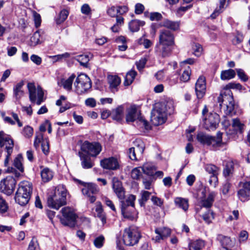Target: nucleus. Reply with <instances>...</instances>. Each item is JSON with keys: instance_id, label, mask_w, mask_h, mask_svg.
Masks as SVG:
<instances>
[{"instance_id": "obj_18", "label": "nucleus", "mask_w": 250, "mask_h": 250, "mask_svg": "<svg viewBox=\"0 0 250 250\" xmlns=\"http://www.w3.org/2000/svg\"><path fill=\"white\" fill-rule=\"evenodd\" d=\"M82 191L83 194L86 196L89 201L93 203L96 199L95 195L99 192V189L96 185L90 184L83 188Z\"/></svg>"}, {"instance_id": "obj_49", "label": "nucleus", "mask_w": 250, "mask_h": 250, "mask_svg": "<svg viewBox=\"0 0 250 250\" xmlns=\"http://www.w3.org/2000/svg\"><path fill=\"white\" fill-rule=\"evenodd\" d=\"M40 143H42V149L43 153L47 155L48 153L49 149V142H34V146L37 147Z\"/></svg>"}, {"instance_id": "obj_6", "label": "nucleus", "mask_w": 250, "mask_h": 250, "mask_svg": "<svg viewBox=\"0 0 250 250\" xmlns=\"http://www.w3.org/2000/svg\"><path fill=\"white\" fill-rule=\"evenodd\" d=\"M141 237V233L136 227L130 226L124 230L123 240L126 246H133L138 244Z\"/></svg>"}, {"instance_id": "obj_41", "label": "nucleus", "mask_w": 250, "mask_h": 250, "mask_svg": "<svg viewBox=\"0 0 250 250\" xmlns=\"http://www.w3.org/2000/svg\"><path fill=\"white\" fill-rule=\"evenodd\" d=\"M75 60L80 62V64L84 67H87L88 62L90 60L89 55L83 54L75 57Z\"/></svg>"}, {"instance_id": "obj_7", "label": "nucleus", "mask_w": 250, "mask_h": 250, "mask_svg": "<svg viewBox=\"0 0 250 250\" xmlns=\"http://www.w3.org/2000/svg\"><path fill=\"white\" fill-rule=\"evenodd\" d=\"M74 85L75 92L78 94L81 95L91 87V82L86 75L81 74L76 78Z\"/></svg>"}, {"instance_id": "obj_13", "label": "nucleus", "mask_w": 250, "mask_h": 250, "mask_svg": "<svg viewBox=\"0 0 250 250\" xmlns=\"http://www.w3.org/2000/svg\"><path fill=\"white\" fill-rule=\"evenodd\" d=\"M203 126L208 130H215L220 122L219 115L216 113H210L203 118Z\"/></svg>"}, {"instance_id": "obj_42", "label": "nucleus", "mask_w": 250, "mask_h": 250, "mask_svg": "<svg viewBox=\"0 0 250 250\" xmlns=\"http://www.w3.org/2000/svg\"><path fill=\"white\" fill-rule=\"evenodd\" d=\"M217 239L220 242L222 247L228 248L231 245V241L229 237L219 234L217 236Z\"/></svg>"}, {"instance_id": "obj_15", "label": "nucleus", "mask_w": 250, "mask_h": 250, "mask_svg": "<svg viewBox=\"0 0 250 250\" xmlns=\"http://www.w3.org/2000/svg\"><path fill=\"white\" fill-rule=\"evenodd\" d=\"M241 184L242 188L238 191L237 195L242 202H245L250 199V176L247 177Z\"/></svg>"}, {"instance_id": "obj_46", "label": "nucleus", "mask_w": 250, "mask_h": 250, "mask_svg": "<svg viewBox=\"0 0 250 250\" xmlns=\"http://www.w3.org/2000/svg\"><path fill=\"white\" fill-rule=\"evenodd\" d=\"M21 134L26 139H29L33 134V129L29 125H26L23 127Z\"/></svg>"}, {"instance_id": "obj_16", "label": "nucleus", "mask_w": 250, "mask_h": 250, "mask_svg": "<svg viewBox=\"0 0 250 250\" xmlns=\"http://www.w3.org/2000/svg\"><path fill=\"white\" fill-rule=\"evenodd\" d=\"M112 189L119 199L120 202L125 200V189L124 188L122 183L117 177H113L112 179Z\"/></svg>"}, {"instance_id": "obj_31", "label": "nucleus", "mask_w": 250, "mask_h": 250, "mask_svg": "<svg viewBox=\"0 0 250 250\" xmlns=\"http://www.w3.org/2000/svg\"><path fill=\"white\" fill-rule=\"evenodd\" d=\"M124 107L120 105L114 109L111 113V116L113 120L120 121L123 118Z\"/></svg>"}, {"instance_id": "obj_29", "label": "nucleus", "mask_w": 250, "mask_h": 250, "mask_svg": "<svg viewBox=\"0 0 250 250\" xmlns=\"http://www.w3.org/2000/svg\"><path fill=\"white\" fill-rule=\"evenodd\" d=\"M159 26H164L173 31H176L179 28V23L178 21L165 19L159 24Z\"/></svg>"}, {"instance_id": "obj_54", "label": "nucleus", "mask_w": 250, "mask_h": 250, "mask_svg": "<svg viewBox=\"0 0 250 250\" xmlns=\"http://www.w3.org/2000/svg\"><path fill=\"white\" fill-rule=\"evenodd\" d=\"M233 171V166L231 163H228L226 165V167L223 171L224 175L225 177L230 175Z\"/></svg>"}, {"instance_id": "obj_57", "label": "nucleus", "mask_w": 250, "mask_h": 250, "mask_svg": "<svg viewBox=\"0 0 250 250\" xmlns=\"http://www.w3.org/2000/svg\"><path fill=\"white\" fill-rule=\"evenodd\" d=\"M227 89H236L239 90L244 89L242 85L239 83H230L226 86Z\"/></svg>"}, {"instance_id": "obj_33", "label": "nucleus", "mask_w": 250, "mask_h": 250, "mask_svg": "<svg viewBox=\"0 0 250 250\" xmlns=\"http://www.w3.org/2000/svg\"><path fill=\"white\" fill-rule=\"evenodd\" d=\"M42 180L44 182H47L50 181L53 177V171L48 167L43 168L41 173Z\"/></svg>"}, {"instance_id": "obj_60", "label": "nucleus", "mask_w": 250, "mask_h": 250, "mask_svg": "<svg viewBox=\"0 0 250 250\" xmlns=\"http://www.w3.org/2000/svg\"><path fill=\"white\" fill-rule=\"evenodd\" d=\"M8 209V206L5 201L1 197H0V212L4 213L7 211Z\"/></svg>"}, {"instance_id": "obj_38", "label": "nucleus", "mask_w": 250, "mask_h": 250, "mask_svg": "<svg viewBox=\"0 0 250 250\" xmlns=\"http://www.w3.org/2000/svg\"><path fill=\"white\" fill-rule=\"evenodd\" d=\"M143 173L149 176H152L154 175L155 168L151 164L146 163L141 167Z\"/></svg>"}, {"instance_id": "obj_61", "label": "nucleus", "mask_w": 250, "mask_h": 250, "mask_svg": "<svg viewBox=\"0 0 250 250\" xmlns=\"http://www.w3.org/2000/svg\"><path fill=\"white\" fill-rule=\"evenodd\" d=\"M162 15L158 12H153L150 14L149 19L151 21H160L162 19Z\"/></svg>"}, {"instance_id": "obj_55", "label": "nucleus", "mask_w": 250, "mask_h": 250, "mask_svg": "<svg viewBox=\"0 0 250 250\" xmlns=\"http://www.w3.org/2000/svg\"><path fill=\"white\" fill-rule=\"evenodd\" d=\"M192 49L193 50L194 55L197 57L200 56L203 51V48L202 46L198 43H195L192 46Z\"/></svg>"}, {"instance_id": "obj_59", "label": "nucleus", "mask_w": 250, "mask_h": 250, "mask_svg": "<svg viewBox=\"0 0 250 250\" xmlns=\"http://www.w3.org/2000/svg\"><path fill=\"white\" fill-rule=\"evenodd\" d=\"M28 250H40L39 245L35 238H33L30 242Z\"/></svg>"}, {"instance_id": "obj_45", "label": "nucleus", "mask_w": 250, "mask_h": 250, "mask_svg": "<svg viewBox=\"0 0 250 250\" xmlns=\"http://www.w3.org/2000/svg\"><path fill=\"white\" fill-rule=\"evenodd\" d=\"M41 35L39 31L35 32L30 39V45L36 46L38 44L41 43L40 41Z\"/></svg>"}, {"instance_id": "obj_27", "label": "nucleus", "mask_w": 250, "mask_h": 250, "mask_svg": "<svg viewBox=\"0 0 250 250\" xmlns=\"http://www.w3.org/2000/svg\"><path fill=\"white\" fill-rule=\"evenodd\" d=\"M79 156L81 160L82 167L85 169H88L92 167L94 165L91 158L87 155L79 152Z\"/></svg>"}, {"instance_id": "obj_23", "label": "nucleus", "mask_w": 250, "mask_h": 250, "mask_svg": "<svg viewBox=\"0 0 250 250\" xmlns=\"http://www.w3.org/2000/svg\"><path fill=\"white\" fill-rule=\"evenodd\" d=\"M155 232L157 235L152 239L157 242L169 236L171 233V230L169 229L166 227L159 228L155 229Z\"/></svg>"}, {"instance_id": "obj_48", "label": "nucleus", "mask_w": 250, "mask_h": 250, "mask_svg": "<svg viewBox=\"0 0 250 250\" xmlns=\"http://www.w3.org/2000/svg\"><path fill=\"white\" fill-rule=\"evenodd\" d=\"M69 14L68 11L66 9H63L60 13L59 17L56 19V22L58 24H61L67 18Z\"/></svg>"}, {"instance_id": "obj_12", "label": "nucleus", "mask_w": 250, "mask_h": 250, "mask_svg": "<svg viewBox=\"0 0 250 250\" xmlns=\"http://www.w3.org/2000/svg\"><path fill=\"white\" fill-rule=\"evenodd\" d=\"M17 184L16 180L11 176H8L0 182V191L7 195H11Z\"/></svg>"}, {"instance_id": "obj_35", "label": "nucleus", "mask_w": 250, "mask_h": 250, "mask_svg": "<svg viewBox=\"0 0 250 250\" xmlns=\"http://www.w3.org/2000/svg\"><path fill=\"white\" fill-rule=\"evenodd\" d=\"M75 77V75L73 74L67 79L61 80L62 84L65 89L69 91L71 90L72 83Z\"/></svg>"}, {"instance_id": "obj_47", "label": "nucleus", "mask_w": 250, "mask_h": 250, "mask_svg": "<svg viewBox=\"0 0 250 250\" xmlns=\"http://www.w3.org/2000/svg\"><path fill=\"white\" fill-rule=\"evenodd\" d=\"M142 173L141 167H135L132 170L131 176L133 179L138 180L142 177Z\"/></svg>"}, {"instance_id": "obj_21", "label": "nucleus", "mask_w": 250, "mask_h": 250, "mask_svg": "<svg viewBox=\"0 0 250 250\" xmlns=\"http://www.w3.org/2000/svg\"><path fill=\"white\" fill-rule=\"evenodd\" d=\"M173 46V45L158 43L155 47V52L162 58L168 57L171 53Z\"/></svg>"}, {"instance_id": "obj_62", "label": "nucleus", "mask_w": 250, "mask_h": 250, "mask_svg": "<svg viewBox=\"0 0 250 250\" xmlns=\"http://www.w3.org/2000/svg\"><path fill=\"white\" fill-rule=\"evenodd\" d=\"M151 200L153 204L155 205H156L159 207H161L163 205V200L161 199V198L157 196H152L151 197Z\"/></svg>"}, {"instance_id": "obj_26", "label": "nucleus", "mask_w": 250, "mask_h": 250, "mask_svg": "<svg viewBox=\"0 0 250 250\" xmlns=\"http://www.w3.org/2000/svg\"><path fill=\"white\" fill-rule=\"evenodd\" d=\"M216 195L215 192H210L207 197H204L201 199V204L202 207L206 208H210L214 201V198Z\"/></svg>"}, {"instance_id": "obj_4", "label": "nucleus", "mask_w": 250, "mask_h": 250, "mask_svg": "<svg viewBox=\"0 0 250 250\" xmlns=\"http://www.w3.org/2000/svg\"><path fill=\"white\" fill-rule=\"evenodd\" d=\"M67 190L63 185H59L55 189L54 194L48 197L47 199L48 206L55 209L66 204Z\"/></svg>"}, {"instance_id": "obj_24", "label": "nucleus", "mask_w": 250, "mask_h": 250, "mask_svg": "<svg viewBox=\"0 0 250 250\" xmlns=\"http://www.w3.org/2000/svg\"><path fill=\"white\" fill-rule=\"evenodd\" d=\"M23 81H21L14 85L13 87V97L16 102H19L24 94L23 90Z\"/></svg>"}, {"instance_id": "obj_37", "label": "nucleus", "mask_w": 250, "mask_h": 250, "mask_svg": "<svg viewBox=\"0 0 250 250\" xmlns=\"http://www.w3.org/2000/svg\"><path fill=\"white\" fill-rule=\"evenodd\" d=\"M137 75V72L134 70H131L129 72H128L125 77V80L124 82V84L125 86H128L130 85L133 82Z\"/></svg>"}, {"instance_id": "obj_50", "label": "nucleus", "mask_w": 250, "mask_h": 250, "mask_svg": "<svg viewBox=\"0 0 250 250\" xmlns=\"http://www.w3.org/2000/svg\"><path fill=\"white\" fill-rule=\"evenodd\" d=\"M104 237L102 235L96 237L93 241L95 247L98 249L102 248L104 245Z\"/></svg>"}, {"instance_id": "obj_17", "label": "nucleus", "mask_w": 250, "mask_h": 250, "mask_svg": "<svg viewBox=\"0 0 250 250\" xmlns=\"http://www.w3.org/2000/svg\"><path fill=\"white\" fill-rule=\"evenodd\" d=\"M205 168L207 172L211 174L208 180L209 185L215 187L218 184V175L219 172V168L212 164L205 165Z\"/></svg>"}, {"instance_id": "obj_32", "label": "nucleus", "mask_w": 250, "mask_h": 250, "mask_svg": "<svg viewBox=\"0 0 250 250\" xmlns=\"http://www.w3.org/2000/svg\"><path fill=\"white\" fill-rule=\"evenodd\" d=\"M95 211L96 212L97 217H98L104 224L106 222V218L105 213L104 212L102 205L100 202H97Z\"/></svg>"}, {"instance_id": "obj_58", "label": "nucleus", "mask_w": 250, "mask_h": 250, "mask_svg": "<svg viewBox=\"0 0 250 250\" xmlns=\"http://www.w3.org/2000/svg\"><path fill=\"white\" fill-rule=\"evenodd\" d=\"M146 62V58H142L138 62H136V65L139 71H141L145 67Z\"/></svg>"}, {"instance_id": "obj_28", "label": "nucleus", "mask_w": 250, "mask_h": 250, "mask_svg": "<svg viewBox=\"0 0 250 250\" xmlns=\"http://www.w3.org/2000/svg\"><path fill=\"white\" fill-rule=\"evenodd\" d=\"M6 142H0V146L2 147V146L5 145V149L7 152V155L4 160V165L5 166L7 167L10 158V156L13 152L14 142H11V143H8V145L4 144V143Z\"/></svg>"}, {"instance_id": "obj_3", "label": "nucleus", "mask_w": 250, "mask_h": 250, "mask_svg": "<svg viewBox=\"0 0 250 250\" xmlns=\"http://www.w3.org/2000/svg\"><path fill=\"white\" fill-rule=\"evenodd\" d=\"M136 196L132 194L127 196L125 200L120 202L122 214L125 218L129 220H136L138 218V212L135 208Z\"/></svg>"}, {"instance_id": "obj_14", "label": "nucleus", "mask_w": 250, "mask_h": 250, "mask_svg": "<svg viewBox=\"0 0 250 250\" xmlns=\"http://www.w3.org/2000/svg\"><path fill=\"white\" fill-rule=\"evenodd\" d=\"M81 150L92 156H96L101 151L102 146L98 142H83L81 145Z\"/></svg>"}, {"instance_id": "obj_51", "label": "nucleus", "mask_w": 250, "mask_h": 250, "mask_svg": "<svg viewBox=\"0 0 250 250\" xmlns=\"http://www.w3.org/2000/svg\"><path fill=\"white\" fill-rule=\"evenodd\" d=\"M232 126L238 129L240 133H242L244 125L241 123L238 118L232 119Z\"/></svg>"}, {"instance_id": "obj_9", "label": "nucleus", "mask_w": 250, "mask_h": 250, "mask_svg": "<svg viewBox=\"0 0 250 250\" xmlns=\"http://www.w3.org/2000/svg\"><path fill=\"white\" fill-rule=\"evenodd\" d=\"M61 212L63 217L61 219L62 223L64 226H68L70 227H73L76 224L77 215L74 211V210L68 207L63 208Z\"/></svg>"}, {"instance_id": "obj_64", "label": "nucleus", "mask_w": 250, "mask_h": 250, "mask_svg": "<svg viewBox=\"0 0 250 250\" xmlns=\"http://www.w3.org/2000/svg\"><path fill=\"white\" fill-rule=\"evenodd\" d=\"M118 14L120 15H123L127 13L128 11V8L126 5L117 6Z\"/></svg>"}, {"instance_id": "obj_44", "label": "nucleus", "mask_w": 250, "mask_h": 250, "mask_svg": "<svg viewBox=\"0 0 250 250\" xmlns=\"http://www.w3.org/2000/svg\"><path fill=\"white\" fill-rule=\"evenodd\" d=\"M150 194L151 192L143 190L141 191V199L139 200L140 206L143 207L145 206V203L149 198Z\"/></svg>"}, {"instance_id": "obj_39", "label": "nucleus", "mask_w": 250, "mask_h": 250, "mask_svg": "<svg viewBox=\"0 0 250 250\" xmlns=\"http://www.w3.org/2000/svg\"><path fill=\"white\" fill-rule=\"evenodd\" d=\"M236 75L234 70L229 69L222 71L221 79L223 80H230L235 77Z\"/></svg>"}, {"instance_id": "obj_22", "label": "nucleus", "mask_w": 250, "mask_h": 250, "mask_svg": "<svg viewBox=\"0 0 250 250\" xmlns=\"http://www.w3.org/2000/svg\"><path fill=\"white\" fill-rule=\"evenodd\" d=\"M100 164L103 168L106 169L116 170L119 167L117 159L113 157L102 160Z\"/></svg>"}, {"instance_id": "obj_2", "label": "nucleus", "mask_w": 250, "mask_h": 250, "mask_svg": "<svg viewBox=\"0 0 250 250\" xmlns=\"http://www.w3.org/2000/svg\"><path fill=\"white\" fill-rule=\"evenodd\" d=\"M32 190L33 185L31 182L27 181L21 182L15 196L16 202L21 206L26 205L31 198Z\"/></svg>"}, {"instance_id": "obj_53", "label": "nucleus", "mask_w": 250, "mask_h": 250, "mask_svg": "<svg viewBox=\"0 0 250 250\" xmlns=\"http://www.w3.org/2000/svg\"><path fill=\"white\" fill-rule=\"evenodd\" d=\"M191 75V70L189 67H188L187 69L184 70L180 77V80L183 82H187L190 79Z\"/></svg>"}, {"instance_id": "obj_11", "label": "nucleus", "mask_w": 250, "mask_h": 250, "mask_svg": "<svg viewBox=\"0 0 250 250\" xmlns=\"http://www.w3.org/2000/svg\"><path fill=\"white\" fill-rule=\"evenodd\" d=\"M27 88L29 93V99L31 102L36 103L37 104L40 105L43 102L44 93L41 87L37 89L34 83H28Z\"/></svg>"}, {"instance_id": "obj_40", "label": "nucleus", "mask_w": 250, "mask_h": 250, "mask_svg": "<svg viewBox=\"0 0 250 250\" xmlns=\"http://www.w3.org/2000/svg\"><path fill=\"white\" fill-rule=\"evenodd\" d=\"M23 157L21 154H19L15 158L13 165L21 172H23L24 167L22 165Z\"/></svg>"}, {"instance_id": "obj_34", "label": "nucleus", "mask_w": 250, "mask_h": 250, "mask_svg": "<svg viewBox=\"0 0 250 250\" xmlns=\"http://www.w3.org/2000/svg\"><path fill=\"white\" fill-rule=\"evenodd\" d=\"M145 24V22L137 20H133L130 21L128 23V26L131 32H134L138 31L140 26Z\"/></svg>"}, {"instance_id": "obj_8", "label": "nucleus", "mask_w": 250, "mask_h": 250, "mask_svg": "<svg viewBox=\"0 0 250 250\" xmlns=\"http://www.w3.org/2000/svg\"><path fill=\"white\" fill-rule=\"evenodd\" d=\"M195 127L189 126L186 130L185 135L188 141H215V137L210 136L202 131H198L195 133Z\"/></svg>"}, {"instance_id": "obj_30", "label": "nucleus", "mask_w": 250, "mask_h": 250, "mask_svg": "<svg viewBox=\"0 0 250 250\" xmlns=\"http://www.w3.org/2000/svg\"><path fill=\"white\" fill-rule=\"evenodd\" d=\"M204 146H208L210 149L216 150L224 146L226 143L224 142H200Z\"/></svg>"}, {"instance_id": "obj_19", "label": "nucleus", "mask_w": 250, "mask_h": 250, "mask_svg": "<svg viewBox=\"0 0 250 250\" xmlns=\"http://www.w3.org/2000/svg\"><path fill=\"white\" fill-rule=\"evenodd\" d=\"M158 43L174 45V36L173 34L168 30H160Z\"/></svg>"}, {"instance_id": "obj_20", "label": "nucleus", "mask_w": 250, "mask_h": 250, "mask_svg": "<svg viewBox=\"0 0 250 250\" xmlns=\"http://www.w3.org/2000/svg\"><path fill=\"white\" fill-rule=\"evenodd\" d=\"M195 90L198 99H202L204 96L206 91V79L204 77L200 76L198 79Z\"/></svg>"}, {"instance_id": "obj_43", "label": "nucleus", "mask_w": 250, "mask_h": 250, "mask_svg": "<svg viewBox=\"0 0 250 250\" xmlns=\"http://www.w3.org/2000/svg\"><path fill=\"white\" fill-rule=\"evenodd\" d=\"M204 242L202 240H196L189 244V250H201L204 247Z\"/></svg>"}, {"instance_id": "obj_52", "label": "nucleus", "mask_w": 250, "mask_h": 250, "mask_svg": "<svg viewBox=\"0 0 250 250\" xmlns=\"http://www.w3.org/2000/svg\"><path fill=\"white\" fill-rule=\"evenodd\" d=\"M214 218V213L213 211L210 210H208L203 215V219L207 224L211 223Z\"/></svg>"}, {"instance_id": "obj_25", "label": "nucleus", "mask_w": 250, "mask_h": 250, "mask_svg": "<svg viewBox=\"0 0 250 250\" xmlns=\"http://www.w3.org/2000/svg\"><path fill=\"white\" fill-rule=\"evenodd\" d=\"M107 79L109 88L111 91L113 93L117 92L118 90V86L121 82L120 78L116 75H109Z\"/></svg>"}, {"instance_id": "obj_5", "label": "nucleus", "mask_w": 250, "mask_h": 250, "mask_svg": "<svg viewBox=\"0 0 250 250\" xmlns=\"http://www.w3.org/2000/svg\"><path fill=\"white\" fill-rule=\"evenodd\" d=\"M125 120L128 123L137 121L138 125L146 130L151 128L147 121L142 116L139 106L136 105H132L127 109Z\"/></svg>"}, {"instance_id": "obj_1", "label": "nucleus", "mask_w": 250, "mask_h": 250, "mask_svg": "<svg viewBox=\"0 0 250 250\" xmlns=\"http://www.w3.org/2000/svg\"><path fill=\"white\" fill-rule=\"evenodd\" d=\"M174 110V106L172 101L157 104L151 111L152 124L156 126L164 124L167 120V115L172 114Z\"/></svg>"}, {"instance_id": "obj_36", "label": "nucleus", "mask_w": 250, "mask_h": 250, "mask_svg": "<svg viewBox=\"0 0 250 250\" xmlns=\"http://www.w3.org/2000/svg\"><path fill=\"white\" fill-rule=\"evenodd\" d=\"M174 203L176 206L187 211L188 208V200L181 197H177L174 199Z\"/></svg>"}, {"instance_id": "obj_10", "label": "nucleus", "mask_w": 250, "mask_h": 250, "mask_svg": "<svg viewBox=\"0 0 250 250\" xmlns=\"http://www.w3.org/2000/svg\"><path fill=\"white\" fill-rule=\"evenodd\" d=\"M218 102L221 107L223 104L226 106V114L231 115L234 110V101L232 93L229 90L227 93H221L217 98Z\"/></svg>"}, {"instance_id": "obj_56", "label": "nucleus", "mask_w": 250, "mask_h": 250, "mask_svg": "<svg viewBox=\"0 0 250 250\" xmlns=\"http://www.w3.org/2000/svg\"><path fill=\"white\" fill-rule=\"evenodd\" d=\"M238 77L243 81L246 82L249 79V77L246 74L244 71L240 68L236 69Z\"/></svg>"}, {"instance_id": "obj_63", "label": "nucleus", "mask_w": 250, "mask_h": 250, "mask_svg": "<svg viewBox=\"0 0 250 250\" xmlns=\"http://www.w3.org/2000/svg\"><path fill=\"white\" fill-rule=\"evenodd\" d=\"M107 13L111 17H116L118 14L117 8L115 6H112L108 8Z\"/></svg>"}]
</instances>
